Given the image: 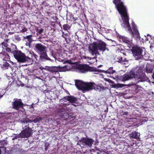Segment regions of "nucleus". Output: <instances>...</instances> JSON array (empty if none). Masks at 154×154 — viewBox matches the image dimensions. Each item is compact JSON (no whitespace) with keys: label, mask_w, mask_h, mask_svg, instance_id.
Masks as SVG:
<instances>
[{"label":"nucleus","mask_w":154,"mask_h":154,"mask_svg":"<svg viewBox=\"0 0 154 154\" xmlns=\"http://www.w3.org/2000/svg\"><path fill=\"white\" fill-rule=\"evenodd\" d=\"M63 63L66 65L63 66H59L48 67L46 66L44 68L45 69L49 71L52 72H66L72 70L73 67H74V70L77 72L82 73L85 72L88 70L91 71H97L95 68L90 67L81 64H75L69 60L63 62Z\"/></svg>","instance_id":"f257e3e1"},{"label":"nucleus","mask_w":154,"mask_h":154,"mask_svg":"<svg viewBox=\"0 0 154 154\" xmlns=\"http://www.w3.org/2000/svg\"><path fill=\"white\" fill-rule=\"evenodd\" d=\"M113 2L121 15L122 21V26L129 32H131V29L129 23L128 17L126 7L123 2H120V0H113Z\"/></svg>","instance_id":"f03ea898"},{"label":"nucleus","mask_w":154,"mask_h":154,"mask_svg":"<svg viewBox=\"0 0 154 154\" xmlns=\"http://www.w3.org/2000/svg\"><path fill=\"white\" fill-rule=\"evenodd\" d=\"M142 72L143 71L140 69H139L137 70L136 74L132 70H131L123 75L120 76L119 79L123 82L126 81L134 78L141 79L142 77Z\"/></svg>","instance_id":"7ed1b4c3"},{"label":"nucleus","mask_w":154,"mask_h":154,"mask_svg":"<svg viewBox=\"0 0 154 154\" xmlns=\"http://www.w3.org/2000/svg\"><path fill=\"white\" fill-rule=\"evenodd\" d=\"M75 85L78 89L84 91L92 90L95 85V83L92 82H85L80 80L75 81Z\"/></svg>","instance_id":"20e7f679"},{"label":"nucleus","mask_w":154,"mask_h":154,"mask_svg":"<svg viewBox=\"0 0 154 154\" xmlns=\"http://www.w3.org/2000/svg\"><path fill=\"white\" fill-rule=\"evenodd\" d=\"M14 58L18 62L24 63L28 59H30L32 57L31 53L29 52V55L26 57L25 55L20 51H12Z\"/></svg>","instance_id":"39448f33"},{"label":"nucleus","mask_w":154,"mask_h":154,"mask_svg":"<svg viewBox=\"0 0 154 154\" xmlns=\"http://www.w3.org/2000/svg\"><path fill=\"white\" fill-rule=\"evenodd\" d=\"M88 48L90 53L92 55H94V54L96 55L97 54H99V53L97 51L98 48L97 44L96 42H94L92 44H90Z\"/></svg>","instance_id":"423d86ee"},{"label":"nucleus","mask_w":154,"mask_h":154,"mask_svg":"<svg viewBox=\"0 0 154 154\" xmlns=\"http://www.w3.org/2000/svg\"><path fill=\"white\" fill-rule=\"evenodd\" d=\"M132 52L133 55L136 57V58L138 59L141 58L142 51L139 47H133Z\"/></svg>","instance_id":"0eeeda50"},{"label":"nucleus","mask_w":154,"mask_h":154,"mask_svg":"<svg viewBox=\"0 0 154 154\" xmlns=\"http://www.w3.org/2000/svg\"><path fill=\"white\" fill-rule=\"evenodd\" d=\"M93 142L94 141L92 139L82 138L81 141L78 142V144H79L81 146L82 145L84 146L85 144V145L88 146L89 147H91Z\"/></svg>","instance_id":"6e6552de"},{"label":"nucleus","mask_w":154,"mask_h":154,"mask_svg":"<svg viewBox=\"0 0 154 154\" xmlns=\"http://www.w3.org/2000/svg\"><path fill=\"white\" fill-rule=\"evenodd\" d=\"M36 49L41 54V56L45 57L46 55L45 47L41 44H37L35 46Z\"/></svg>","instance_id":"1a4fd4ad"},{"label":"nucleus","mask_w":154,"mask_h":154,"mask_svg":"<svg viewBox=\"0 0 154 154\" xmlns=\"http://www.w3.org/2000/svg\"><path fill=\"white\" fill-rule=\"evenodd\" d=\"M63 100L64 101V104L67 105L69 104V103H75L77 100V99L73 96H67L63 98Z\"/></svg>","instance_id":"9d476101"},{"label":"nucleus","mask_w":154,"mask_h":154,"mask_svg":"<svg viewBox=\"0 0 154 154\" xmlns=\"http://www.w3.org/2000/svg\"><path fill=\"white\" fill-rule=\"evenodd\" d=\"M13 102V108L16 110H19V109L23 108V103L20 99L14 100Z\"/></svg>","instance_id":"9b49d317"},{"label":"nucleus","mask_w":154,"mask_h":154,"mask_svg":"<svg viewBox=\"0 0 154 154\" xmlns=\"http://www.w3.org/2000/svg\"><path fill=\"white\" fill-rule=\"evenodd\" d=\"M31 131L30 129L26 128L20 134V136L22 138L28 137L31 135Z\"/></svg>","instance_id":"f8f14e48"},{"label":"nucleus","mask_w":154,"mask_h":154,"mask_svg":"<svg viewBox=\"0 0 154 154\" xmlns=\"http://www.w3.org/2000/svg\"><path fill=\"white\" fill-rule=\"evenodd\" d=\"M132 25L133 26V30L131 29V31L129 32L131 34L132 36L134 37L135 38H139L140 35L138 30L135 25H134L133 24Z\"/></svg>","instance_id":"ddd939ff"},{"label":"nucleus","mask_w":154,"mask_h":154,"mask_svg":"<svg viewBox=\"0 0 154 154\" xmlns=\"http://www.w3.org/2000/svg\"><path fill=\"white\" fill-rule=\"evenodd\" d=\"M97 47L98 49L101 51H104L107 50L108 51V49L106 48V45L105 43L103 42L100 41L97 44Z\"/></svg>","instance_id":"4468645a"},{"label":"nucleus","mask_w":154,"mask_h":154,"mask_svg":"<svg viewBox=\"0 0 154 154\" xmlns=\"http://www.w3.org/2000/svg\"><path fill=\"white\" fill-rule=\"evenodd\" d=\"M34 118V116H33L30 117V119H32V120L29 119L27 118L26 119H23V120H21L20 121L21 123L26 125V123L27 124V123L32 122V119Z\"/></svg>","instance_id":"2eb2a0df"},{"label":"nucleus","mask_w":154,"mask_h":154,"mask_svg":"<svg viewBox=\"0 0 154 154\" xmlns=\"http://www.w3.org/2000/svg\"><path fill=\"white\" fill-rule=\"evenodd\" d=\"M86 58L87 59L88 63L91 64H93L96 61L94 57L90 58L88 57H86Z\"/></svg>","instance_id":"dca6fc26"},{"label":"nucleus","mask_w":154,"mask_h":154,"mask_svg":"<svg viewBox=\"0 0 154 154\" xmlns=\"http://www.w3.org/2000/svg\"><path fill=\"white\" fill-rule=\"evenodd\" d=\"M130 136L134 138H138L139 135L137 132H133L130 134Z\"/></svg>","instance_id":"f3484780"},{"label":"nucleus","mask_w":154,"mask_h":154,"mask_svg":"<svg viewBox=\"0 0 154 154\" xmlns=\"http://www.w3.org/2000/svg\"><path fill=\"white\" fill-rule=\"evenodd\" d=\"M105 73H108L109 74H113L116 72V71L115 70L112 69V67H110L106 71H105Z\"/></svg>","instance_id":"a211bd4d"},{"label":"nucleus","mask_w":154,"mask_h":154,"mask_svg":"<svg viewBox=\"0 0 154 154\" xmlns=\"http://www.w3.org/2000/svg\"><path fill=\"white\" fill-rule=\"evenodd\" d=\"M95 85L94 86V88H93V89H94L97 91H100L102 88V87L100 85H97L95 84Z\"/></svg>","instance_id":"6ab92c4d"},{"label":"nucleus","mask_w":154,"mask_h":154,"mask_svg":"<svg viewBox=\"0 0 154 154\" xmlns=\"http://www.w3.org/2000/svg\"><path fill=\"white\" fill-rule=\"evenodd\" d=\"M121 63L123 65H125V67H127L129 65V63H128V61L127 60H126L125 59V60H124L123 61V60H122V61H120Z\"/></svg>","instance_id":"aec40b11"},{"label":"nucleus","mask_w":154,"mask_h":154,"mask_svg":"<svg viewBox=\"0 0 154 154\" xmlns=\"http://www.w3.org/2000/svg\"><path fill=\"white\" fill-rule=\"evenodd\" d=\"M10 67L9 64L7 62L5 63L2 66L3 69H6L8 68L9 67Z\"/></svg>","instance_id":"412c9836"},{"label":"nucleus","mask_w":154,"mask_h":154,"mask_svg":"<svg viewBox=\"0 0 154 154\" xmlns=\"http://www.w3.org/2000/svg\"><path fill=\"white\" fill-rule=\"evenodd\" d=\"M112 87L114 88H121L123 86L122 84H117L116 85H112Z\"/></svg>","instance_id":"4be33fe9"},{"label":"nucleus","mask_w":154,"mask_h":154,"mask_svg":"<svg viewBox=\"0 0 154 154\" xmlns=\"http://www.w3.org/2000/svg\"><path fill=\"white\" fill-rule=\"evenodd\" d=\"M123 40L125 43H126L127 44L129 45L128 46L129 48H130V47L131 46L132 43L131 42L128 41L127 40H124V39H123Z\"/></svg>","instance_id":"5701e85b"},{"label":"nucleus","mask_w":154,"mask_h":154,"mask_svg":"<svg viewBox=\"0 0 154 154\" xmlns=\"http://www.w3.org/2000/svg\"><path fill=\"white\" fill-rule=\"evenodd\" d=\"M41 119V118L40 117H36V118H34L32 119L33 122L35 123L37 122L40 121Z\"/></svg>","instance_id":"b1692460"},{"label":"nucleus","mask_w":154,"mask_h":154,"mask_svg":"<svg viewBox=\"0 0 154 154\" xmlns=\"http://www.w3.org/2000/svg\"><path fill=\"white\" fill-rule=\"evenodd\" d=\"M4 60H5L9 61L10 59V56L7 54H6L5 55Z\"/></svg>","instance_id":"393cba45"},{"label":"nucleus","mask_w":154,"mask_h":154,"mask_svg":"<svg viewBox=\"0 0 154 154\" xmlns=\"http://www.w3.org/2000/svg\"><path fill=\"white\" fill-rule=\"evenodd\" d=\"M153 69L151 68H149L148 67H146V71L147 73H151L152 72Z\"/></svg>","instance_id":"a878e982"},{"label":"nucleus","mask_w":154,"mask_h":154,"mask_svg":"<svg viewBox=\"0 0 154 154\" xmlns=\"http://www.w3.org/2000/svg\"><path fill=\"white\" fill-rule=\"evenodd\" d=\"M105 80L106 81H107L108 82L112 84H114V82L112 81L111 80L109 79H105Z\"/></svg>","instance_id":"bb28decb"},{"label":"nucleus","mask_w":154,"mask_h":154,"mask_svg":"<svg viewBox=\"0 0 154 154\" xmlns=\"http://www.w3.org/2000/svg\"><path fill=\"white\" fill-rule=\"evenodd\" d=\"M2 91V89H0V97H2L4 94V92H3Z\"/></svg>","instance_id":"cd10ccee"},{"label":"nucleus","mask_w":154,"mask_h":154,"mask_svg":"<svg viewBox=\"0 0 154 154\" xmlns=\"http://www.w3.org/2000/svg\"><path fill=\"white\" fill-rule=\"evenodd\" d=\"M63 29L65 30H67L68 29V26L67 25H64L63 26Z\"/></svg>","instance_id":"c85d7f7f"},{"label":"nucleus","mask_w":154,"mask_h":154,"mask_svg":"<svg viewBox=\"0 0 154 154\" xmlns=\"http://www.w3.org/2000/svg\"><path fill=\"white\" fill-rule=\"evenodd\" d=\"M26 38L28 39L29 42H31L32 41V39L31 38V36H27Z\"/></svg>","instance_id":"c756f323"},{"label":"nucleus","mask_w":154,"mask_h":154,"mask_svg":"<svg viewBox=\"0 0 154 154\" xmlns=\"http://www.w3.org/2000/svg\"><path fill=\"white\" fill-rule=\"evenodd\" d=\"M43 31V30L42 29H39L38 30V32L39 34H41Z\"/></svg>","instance_id":"7c9ffc66"},{"label":"nucleus","mask_w":154,"mask_h":154,"mask_svg":"<svg viewBox=\"0 0 154 154\" xmlns=\"http://www.w3.org/2000/svg\"><path fill=\"white\" fill-rule=\"evenodd\" d=\"M6 50L7 51H11V49L9 48H6Z\"/></svg>","instance_id":"2f4dec72"},{"label":"nucleus","mask_w":154,"mask_h":154,"mask_svg":"<svg viewBox=\"0 0 154 154\" xmlns=\"http://www.w3.org/2000/svg\"><path fill=\"white\" fill-rule=\"evenodd\" d=\"M45 68L42 67V66H41L39 67V68L40 69L42 70L43 69H45Z\"/></svg>","instance_id":"473e14b6"},{"label":"nucleus","mask_w":154,"mask_h":154,"mask_svg":"<svg viewBox=\"0 0 154 154\" xmlns=\"http://www.w3.org/2000/svg\"><path fill=\"white\" fill-rule=\"evenodd\" d=\"M2 149L3 150H5H5H6V148L5 147H2Z\"/></svg>","instance_id":"72a5a7b5"},{"label":"nucleus","mask_w":154,"mask_h":154,"mask_svg":"<svg viewBox=\"0 0 154 154\" xmlns=\"http://www.w3.org/2000/svg\"><path fill=\"white\" fill-rule=\"evenodd\" d=\"M152 78L154 79V73L153 74Z\"/></svg>","instance_id":"f704fd0d"},{"label":"nucleus","mask_w":154,"mask_h":154,"mask_svg":"<svg viewBox=\"0 0 154 154\" xmlns=\"http://www.w3.org/2000/svg\"><path fill=\"white\" fill-rule=\"evenodd\" d=\"M1 150L0 149V154H1Z\"/></svg>","instance_id":"c9c22d12"},{"label":"nucleus","mask_w":154,"mask_h":154,"mask_svg":"<svg viewBox=\"0 0 154 154\" xmlns=\"http://www.w3.org/2000/svg\"><path fill=\"white\" fill-rule=\"evenodd\" d=\"M26 44V45H28V44Z\"/></svg>","instance_id":"e433bc0d"},{"label":"nucleus","mask_w":154,"mask_h":154,"mask_svg":"<svg viewBox=\"0 0 154 154\" xmlns=\"http://www.w3.org/2000/svg\"><path fill=\"white\" fill-rule=\"evenodd\" d=\"M26 44V45H28V44Z\"/></svg>","instance_id":"4c0bfd02"}]
</instances>
